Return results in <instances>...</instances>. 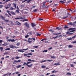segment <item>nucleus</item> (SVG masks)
I'll return each mask as SVG.
<instances>
[{
  "instance_id": "obj_1",
  "label": "nucleus",
  "mask_w": 76,
  "mask_h": 76,
  "mask_svg": "<svg viewBox=\"0 0 76 76\" xmlns=\"http://www.w3.org/2000/svg\"><path fill=\"white\" fill-rule=\"evenodd\" d=\"M31 62H27L26 64V66H27L28 67H32V66H33V64H31L30 65H28V64H30V63H31Z\"/></svg>"
},
{
  "instance_id": "obj_2",
  "label": "nucleus",
  "mask_w": 76,
  "mask_h": 76,
  "mask_svg": "<svg viewBox=\"0 0 76 76\" xmlns=\"http://www.w3.org/2000/svg\"><path fill=\"white\" fill-rule=\"evenodd\" d=\"M35 34V32L32 31H29L28 33V34L30 35H32V34L34 35Z\"/></svg>"
},
{
  "instance_id": "obj_3",
  "label": "nucleus",
  "mask_w": 76,
  "mask_h": 76,
  "mask_svg": "<svg viewBox=\"0 0 76 76\" xmlns=\"http://www.w3.org/2000/svg\"><path fill=\"white\" fill-rule=\"evenodd\" d=\"M25 26H26L27 28H29V24L28 23H24Z\"/></svg>"
},
{
  "instance_id": "obj_4",
  "label": "nucleus",
  "mask_w": 76,
  "mask_h": 76,
  "mask_svg": "<svg viewBox=\"0 0 76 76\" xmlns=\"http://www.w3.org/2000/svg\"><path fill=\"white\" fill-rule=\"evenodd\" d=\"M10 48H18V47H16L15 46H14L13 45H10Z\"/></svg>"
},
{
  "instance_id": "obj_5",
  "label": "nucleus",
  "mask_w": 76,
  "mask_h": 76,
  "mask_svg": "<svg viewBox=\"0 0 76 76\" xmlns=\"http://www.w3.org/2000/svg\"><path fill=\"white\" fill-rule=\"evenodd\" d=\"M15 24L17 25H19V26H20L21 25V23H20L18 21H16L15 22Z\"/></svg>"
},
{
  "instance_id": "obj_6",
  "label": "nucleus",
  "mask_w": 76,
  "mask_h": 76,
  "mask_svg": "<svg viewBox=\"0 0 76 76\" xmlns=\"http://www.w3.org/2000/svg\"><path fill=\"white\" fill-rule=\"evenodd\" d=\"M69 31H71L70 32H75V30H74V28H70L69 29Z\"/></svg>"
},
{
  "instance_id": "obj_7",
  "label": "nucleus",
  "mask_w": 76,
  "mask_h": 76,
  "mask_svg": "<svg viewBox=\"0 0 76 76\" xmlns=\"http://www.w3.org/2000/svg\"><path fill=\"white\" fill-rule=\"evenodd\" d=\"M53 65H56V66H60V64L59 62H58V63H55L53 64Z\"/></svg>"
},
{
  "instance_id": "obj_8",
  "label": "nucleus",
  "mask_w": 76,
  "mask_h": 76,
  "mask_svg": "<svg viewBox=\"0 0 76 76\" xmlns=\"http://www.w3.org/2000/svg\"><path fill=\"white\" fill-rule=\"evenodd\" d=\"M14 61L15 63H19V62H20V61H21V60H18L17 61L16 60H14Z\"/></svg>"
},
{
  "instance_id": "obj_9",
  "label": "nucleus",
  "mask_w": 76,
  "mask_h": 76,
  "mask_svg": "<svg viewBox=\"0 0 76 76\" xmlns=\"http://www.w3.org/2000/svg\"><path fill=\"white\" fill-rule=\"evenodd\" d=\"M15 19H23V18L22 17L15 18Z\"/></svg>"
},
{
  "instance_id": "obj_10",
  "label": "nucleus",
  "mask_w": 76,
  "mask_h": 76,
  "mask_svg": "<svg viewBox=\"0 0 76 76\" xmlns=\"http://www.w3.org/2000/svg\"><path fill=\"white\" fill-rule=\"evenodd\" d=\"M10 13L12 14V15H16V13H14L13 11H11L10 12Z\"/></svg>"
},
{
  "instance_id": "obj_11",
  "label": "nucleus",
  "mask_w": 76,
  "mask_h": 76,
  "mask_svg": "<svg viewBox=\"0 0 76 76\" xmlns=\"http://www.w3.org/2000/svg\"><path fill=\"white\" fill-rule=\"evenodd\" d=\"M10 12V11L9 10H7V13H8V15H10V16H12V15H11V14H10V12Z\"/></svg>"
},
{
  "instance_id": "obj_12",
  "label": "nucleus",
  "mask_w": 76,
  "mask_h": 76,
  "mask_svg": "<svg viewBox=\"0 0 76 76\" xmlns=\"http://www.w3.org/2000/svg\"><path fill=\"white\" fill-rule=\"evenodd\" d=\"M56 29L58 30H61L62 29V28L60 27H56Z\"/></svg>"
},
{
  "instance_id": "obj_13",
  "label": "nucleus",
  "mask_w": 76,
  "mask_h": 76,
  "mask_svg": "<svg viewBox=\"0 0 76 76\" xmlns=\"http://www.w3.org/2000/svg\"><path fill=\"white\" fill-rule=\"evenodd\" d=\"M46 3H47V2H43V5L42 7H43L44 6V7H46V6H45V4H46Z\"/></svg>"
},
{
  "instance_id": "obj_14",
  "label": "nucleus",
  "mask_w": 76,
  "mask_h": 76,
  "mask_svg": "<svg viewBox=\"0 0 76 76\" xmlns=\"http://www.w3.org/2000/svg\"><path fill=\"white\" fill-rule=\"evenodd\" d=\"M68 18V15H67L66 16H65L64 17L62 18V19H66V18Z\"/></svg>"
},
{
  "instance_id": "obj_15",
  "label": "nucleus",
  "mask_w": 76,
  "mask_h": 76,
  "mask_svg": "<svg viewBox=\"0 0 76 76\" xmlns=\"http://www.w3.org/2000/svg\"><path fill=\"white\" fill-rule=\"evenodd\" d=\"M1 17L2 18V20H5V18H4L3 16L1 15Z\"/></svg>"
},
{
  "instance_id": "obj_16",
  "label": "nucleus",
  "mask_w": 76,
  "mask_h": 76,
  "mask_svg": "<svg viewBox=\"0 0 76 76\" xmlns=\"http://www.w3.org/2000/svg\"><path fill=\"white\" fill-rule=\"evenodd\" d=\"M0 45H3V46H6V45H7V44L5 43L4 44L2 45L0 44Z\"/></svg>"
},
{
  "instance_id": "obj_17",
  "label": "nucleus",
  "mask_w": 76,
  "mask_h": 76,
  "mask_svg": "<svg viewBox=\"0 0 76 76\" xmlns=\"http://www.w3.org/2000/svg\"><path fill=\"white\" fill-rule=\"evenodd\" d=\"M60 2H61V3H62V4H64L65 3L63 1H60Z\"/></svg>"
},
{
  "instance_id": "obj_18",
  "label": "nucleus",
  "mask_w": 76,
  "mask_h": 76,
  "mask_svg": "<svg viewBox=\"0 0 76 76\" xmlns=\"http://www.w3.org/2000/svg\"><path fill=\"white\" fill-rule=\"evenodd\" d=\"M18 52H21V53H23L24 52V51L22 50H18Z\"/></svg>"
},
{
  "instance_id": "obj_19",
  "label": "nucleus",
  "mask_w": 76,
  "mask_h": 76,
  "mask_svg": "<svg viewBox=\"0 0 76 76\" xmlns=\"http://www.w3.org/2000/svg\"><path fill=\"white\" fill-rule=\"evenodd\" d=\"M66 75H71L72 73H70V72H67Z\"/></svg>"
},
{
  "instance_id": "obj_20",
  "label": "nucleus",
  "mask_w": 76,
  "mask_h": 76,
  "mask_svg": "<svg viewBox=\"0 0 76 76\" xmlns=\"http://www.w3.org/2000/svg\"><path fill=\"white\" fill-rule=\"evenodd\" d=\"M64 28L65 29H68L69 28V27L67 26L66 25H65L64 27Z\"/></svg>"
},
{
  "instance_id": "obj_21",
  "label": "nucleus",
  "mask_w": 76,
  "mask_h": 76,
  "mask_svg": "<svg viewBox=\"0 0 76 76\" xmlns=\"http://www.w3.org/2000/svg\"><path fill=\"white\" fill-rule=\"evenodd\" d=\"M14 9H15V8H13L12 7H11L10 8V10H14Z\"/></svg>"
},
{
  "instance_id": "obj_22",
  "label": "nucleus",
  "mask_w": 76,
  "mask_h": 76,
  "mask_svg": "<svg viewBox=\"0 0 76 76\" xmlns=\"http://www.w3.org/2000/svg\"><path fill=\"white\" fill-rule=\"evenodd\" d=\"M38 10V9H35L34 10H33V11L35 13L36 12H37Z\"/></svg>"
},
{
  "instance_id": "obj_23",
  "label": "nucleus",
  "mask_w": 76,
  "mask_h": 76,
  "mask_svg": "<svg viewBox=\"0 0 76 76\" xmlns=\"http://www.w3.org/2000/svg\"><path fill=\"white\" fill-rule=\"evenodd\" d=\"M68 25H72V22H69L68 23Z\"/></svg>"
},
{
  "instance_id": "obj_24",
  "label": "nucleus",
  "mask_w": 76,
  "mask_h": 76,
  "mask_svg": "<svg viewBox=\"0 0 76 76\" xmlns=\"http://www.w3.org/2000/svg\"><path fill=\"white\" fill-rule=\"evenodd\" d=\"M32 26L33 28H34L35 26V24L34 23H32Z\"/></svg>"
},
{
  "instance_id": "obj_25",
  "label": "nucleus",
  "mask_w": 76,
  "mask_h": 76,
  "mask_svg": "<svg viewBox=\"0 0 76 76\" xmlns=\"http://www.w3.org/2000/svg\"><path fill=\"white\" fill-rule=\"evenodd\" d=\"M75 23H76V21L75 22H74L73 23H72V25L73 26H75Z\"/></svg>"
},
{
  "instance_id": "obj_26",
  "label": "nucleus",
  "mask_w": 76,
  "mask_h": 76,
  "mask_svg": "<svg viewBox=\"0 0 76 76\" xmlns=\"http://www.w3.org/2000/svg\"><path fill=\"white\" fill-rule=\"evenodd\" d=\"M13 4L15 7V8H16V4L15 3H14Z\"/></svg>"
},
{
  "instance_id": "obj_27",
  "label": "nucleus",
  "mask_w": 76,
  "mask_h": 76,
  "mask_svg": "<svg viewBox=\"0 0 76 76\" xmlns=\"http://www.w3.org/2000/svg\"><path fill=\"white\" fill-rule=\"evenodd\" d=\"M19 11H20V10H16V12L18 13H19Z\"/></svg>"
},
{
  "instance_id": "obj_28",
  "label": "nucleus",
  "mask_w": 76,
  "mask_h": 76,
  "mask_svg": "<svg viewBox=\"0 0 76 76\" xmlns=\"http://www.w3.org/2000/svg\"><path fill=\"white\" fill-rule=\"evenodd\" d=\"M22 66V65H19L18 66H16L17 68H20V67Z\"/></svg>"
},
{
  "instance_id": "obj_29",
  "label": "nucleus",
  "mask_w": 76,
  "mask_h": 76,
  "mask_svg": "<svg viewBox=\"0 0 76 76\" xmlns=\"http://www.w3.org/2000/svg\"><path fill=\"white\" fill-rule=\"evenodd\" d=\"M72 47H73V45H69L68 46L69 48H71Z\"/></svg>"
},
{
  "instance_id": "obj_30",
  "label": "nucleus",
  "mask_w": 76,
  "mask_h": 76,
  "mask_svg": "<svg viewBox=\"0 0 76 76\" xmlns=\"http://www.w3.org/2000/svg\"><path fill=\"white\" fill-rule=\"evenodd\" d=\"M46 61H49V62H50L51 61H53V60H47Z\"/></svg>"
},
{
  "instance_id": "obj_31",
  "label": "nucleus",
  "mask_w": 76,
  "mask_h": 76,
  "mask_svg": "<svg viewBox=\"0 0 76 76\" xmlns=\"http://www.w3.org/2000/svg\"><path fill=\"white\" fill-rule=\"evenodd\" d=\"M32 1V0H28L27 1L26 3H29L31 2V1Z\"/></svg>"
},
{
  "instance_id": "obj_32",
  "label": "nucleus",
  "mask_w": 76,
  "mask_h": 76,
  "mask_svg": "<svg viewBox=\"0 0 76 76\" xmlns=\"http://www.w3.org/2000/svg\"><path fill=\"white\" fill-rule=\"evenodd\" d=\"M61 36H62V35H60L59 36H56V37H57V38H60V37H61Z\"/></svg>"
},
{
  "instance_id": "obj_33",
  "label": "nucleus",
  "mask_w": 76,
  "mask_h": 76,
  "mask_svg": "<svg viewBox=\"0 0 76 76\" xmlns=\"http://www.w3.org/2000/svg\"><path fill=\"white\" fill-rule=\"evenodd\" d=\"M48 51V50H44L42 51V52H44V53H47Z\"/></svg>"
},
{
  "instance_id": "obj_34",
  "label": "nucleus",
  "mask_w": 76,
  "mask_h": 76,
  "mask_svg": "<svg viewBox=\"0 0 76 76\" xmlns=\"http://www.w3.org/2000/svg\"><path fill=\"white\" fill-rule=\"evenodd\" d=\"M20 57H19V56H16L15 57V59H19V58H20Z\"/></svg>"
},
{
  "instance_id": "obj_35",
  "label": "nucleus",
  "mask_w": 76,
  "mask_h": 76,
  "mask_svg": "<svg viewBox=\"0 0 76 76\" xmlns=\"http://www.w3.org/2000/svg\"><path fill=\"white\" fill-rule=\"evenodd\" d=\"M49 31H50V32H54V30L52 29L49 30Z\"/></svg>"
},
{
  "instance_id": "obj_36",
  "label": "nucleus",
  "mask_w": 76,
  "mask_h": 76,
  "mask_svg": "<svg viewBox=\"0 0 76 76\" xmlns=\"http://www.w3.org/2000/svg\"><path fill=\"white\" fill-rule=\"evenodd\" d=\"M11 0H7L5 1V3H7V2H8V1H10Z\"/></svg>"
},
{
  "instance_id": "obj_37",
  "label": "nucleus",
  "mask_w": 76,
  "mask_h": 76,
  "mask_svg": "<svg viewBox=\"0 0 76 76\" xmlns=\"http://www.w3.org/2000/svg\"><path fill=\"white\" fill-rule=\"evenodd\" d=\"M19 45H20V43H19V42L17 43V44H16V45H17V46H19Z\"/></svg>"
},
{
  "instance_id": "obj_38",
  "label": "nucleus",
  "mask_w": 76,
  "mask_h": 76,
  "mask_svg": "<svg viewBox=\"0 0 76 76\" xmlns=\"http://www.w3.org/2000/svg\"><path fill=\"white\" fill-rule=\"evenodd\" d=\"M28 21V19H24V20H23V21Z\"/></svg>"
},
{
  "instance_id": "obj_39",
  "label": "nucleus",
  "mask_w": 76,
  "mask_h": 76,
  "mask_svg": "<svg viewBox=\"0 0 76 76\" xmlns=\"http://www.w3.org/2000/svg\"><path fill=\"white\" fill-rule=\"evenodd\" d=\"M46 68V66H42V69H44V68Z\"/></svg>"
},
{
  "instance_id": "obj_40",
  "label": "nucleus",
  "mask_w": 76,
  "mask_h": 76,
  "mask_svg": "<svg viewBox=\"0 0 76 76\" xmlns=\"http://www.w3.org/2000/svg\"><path fill=\"white\" fill-rule=\"evenodd\" d=\"M51 58H56V56H51Z\"/></svg>"
},
{
  "instance_id": "obj_41",
  "label": "nucleus",
  "mask_w": 76,
  "mask_h": 76,
  "mask_svg": "<svg viewBox=\"0 0 76 76\" xmlns=\"http://www.w3.org/2000/svg\"><path fill=\"white\" fill-rule=\"evenodd\" d=\"M25 38H28V37H29V36L28 35H27L26 36H25Z\"/></svg>"
},
{
  "instance_id": "obj_42",
  "label": "nucleus",
  "mask_w": 76,
  "mask_h": 76,
  "mask_svg": "<svg viewBox=\"0 0 76 76\" xmlns=\"http://www.w3.org/2000/svg\"><path fill=\"white\" fill-rule=\"evenodd\" d=\"M27 42H29V43H30V44H31L32 43V41H31L30 40H28L27 41Z\"/></svg>"
},
{
  "instance_id": "obj_43",
  "label": "nucleus",
  "mask_w": 76,
  "mask_h": 76,
  "mask_svg": "<svg viewBox=\"0 0 76 76\" xmlns=\"http://www.w3.org/2000/svg\"><path fill=\"white\" fill-rule=\"evenodd\" d=\"M11 42H15V40L14 39H11Z\"/></svg>"
},
{
  "instance_id": "obj_44",
  "label": "nucleus",
  "mask_w": 76,
  "mask_h": 76,
  "mask_svg": "<svg viewBox=\"0 0 76 76\" xmlns=\"http://www.w3.org/2000/svg\"><path fill=\"white\" fill-rule=\"evenodd\" d=\"M57 72V71L56 70H53L52 71V73H56Z\"/></svg>"
},
{
  "instance_id": "obj_45",
  "label": "nucleus",
  "mask_w": 76,
  "mask_h": 76,
  "mask_svg": "<svg viewBox=\"0 0 76 76\" xmlns=\"http://www.w3.org/2000/svg\"><path fill=\"white\" fill-rule=\"evenodd\" d=\"M37 36H41V34H39L38 33H37Z\"/></svg>"
},
{
  "instance_id": "obj_46",
  "label": "nucleus",
  "mask_w": 76,
  "mask_h": 76,
  "mask_svg": "<svg viewBox=\"0 0 76 76\" xmlns=\"http://www.w3.org/2000/svg\"><path fill=\"white\" fill-rule=\"evenodd\" d=\"M10 48H7V49H5V50H10Z\"/></svg>"
},
{
  "instance_id": "obj_47",
  "label": "nucleus",
  "mask_w": 76,
  "mask_h": 76,
  "mask_svg": "<svg viewBox=\"0 0 76 76\" xmlns=\"http://www.w3.org/2000/svg\"><path fill=\"white\" fill-rule=\"evenodd\" d=\"M72 44H76V41H73L72 42Z\"/></svg>"
},
{
  "instance_id": "obj_48",
  "label": "nucleus",
  "mask_w": 76,
  "mask_h": 76,
  "mask_svg": "<svg viewBox=\"0 0 76 76\" xmlns=\"http://www.w3.org/2000/svg\"><path fill=\"white\" fill-rule=\"evenodd\" d=\"M4 21H5V22H9V20H4Z\"/></svg>"
},
{
  "instance_id": "obj_49",
  "label": "nucleus",
  "mask_w": 76,
  "mask_h": 76,
  "mask_svg": "<svg viewBox=\"0 0 76 76\" xmlns=\"http://www.w3.org/2000/svg\"><path fill=\"white\" fill-rule=\"evenodd\" d=\"M21 50H24L25 51H26V50H28V48H26V49H21Z\"/></svg>"
},
{
  "instance_id": "obj_50",
  "label": "nucleus",
  "mask_w": 76,
  "mask_h": 76,
  "mask_svg": "<svg viewBox=\"0 0 76 76\" xmlns=\"http://www.w3.org/2000/svg\"><path fill=\"white\" fill-rule=\"evenodd\" d=\"M3 6L2 5H0V9H1V8H2L3 7Z\"/></svg>"
},
{
  "instance_id": "obj_51",
  "label": "nucleus",
  "mask_w": 76,
  "mask_h": 76,
  "mask_svg": "<svg viewBox=\"0 0 76 76\" xmlns=\"http://www.w3.org/2000/svg\"><path fill=\"white\" fill-rule=\"evenodd\" d=\"M7 6H8L9 7H10L11 6V4H7Z\"/></svg>"
},
{
  "instance_id": "obj_52",
  "label": "nucleus",
  "mask_w": 76,
  "mask_h": 76,
  "mask_svg": "<svg viewBox=\"0 0 76 76\" xmlns=\"http://www.w3.org/2000/svg\"><path fill=\"white\" fill-rule=\"evenodd\" d=\"M26 62H24L23 65V66H25V65L26 66Z\"/></svg>"
},
{
  "instance_id": "obj_53",
  "label": "nucleus",
  "mask_w": 76,
  "mask_h": 76,
  "mask_svg": "<svg viewBox=\"0 0 76 76\" xmlns=\"http://www.w3.org/2000/svg\"><path fill=\"white\" fill-rule=\"evenodd\" d=\"M0 50H3V48L2 47H1L0 48Z\"/></svg>"
},
{
  "instance_id": "obj_54",
  "label": "nucleus",
  "mask_w": 76,
  "mask_h": 76,
  "mask_svg": "<svg viewBox=\"0 0 76 76\" xmlns=\"http://www.w3.org/2000/svg\"><path fill=\"white\" fill-rule=\"evenodd\" d=\"M33 47L34 48H38V47L37 46H33Z\"/></svg>"
},
{
  "instance_id": "obj_55",
  "label": "nucleus",
  "mask_w": 76,
  "mask_h": 76,
  "mask_svg": "<svg viewBox=\"0 0 76 76\" xmlns=\"http://www.w3.org/2000/svg\"><path fill=\"white\" fill-rule=\"evenodd\" d=\"M11 40L12 39H8L7 40L8 41H9V42H10V41H11Z\"/></svg>"
},
{
  "instance_id": "obj_56",
  "label": "nucleus",
  "mask_w": 76,
  "mask_h": 76,
  "mask_svg": "<svg viewBox=\"0 0 76 76\" xmlns=\"http://www.w3.org/2000/svg\"><path fill=\"white\" fill-rule=\"evenodd\" d=\"M53 38H54V39H56V38H57V37L56 36V37H53Z\"/></svg>"
},
{
  "instance_id": "obj_57",
  "label": "nucleus",
  "mask_w": 76,
  "mask_h": 76,
  "mask_svg": "<svg viewBox=\"0 0 76 76\" xmlns=\"http://www.w3.org/2000/svg\"><path fill=\"white\" fill-rule=\"evenodd\" d=\"M28 55H29V56H32V54L31 53H29L28 54Z\"/></svg>"
},
{
  "instance_id": "obj_58",
  "label": "nucleus",
  "mask_w": 76,
  "mask_h": 76,
  "mask_svg": "<svg viewBox=\"0 0 76 76\" xmlns=\"http://www.w3.org/2000/svg\"><path fill=\"white\" fill-rule=\"evenodd\" d=\"M28 0H25L24 1H22V3H24V2H25V1H28Z\"/></svg>"
},
{
  "instance_id": "obj_59",
  "label": "nucleus",
  "mask_w": 76,
  "mask_h": 76,
  "mask_svg": "<svg viewBox=\"0 0 76 76\" xmlns=\"http://www.w3.org/2000/svg\"><path fill=\"white\" fill-rule=\"evenodd\" d=\"M71 67H74V66L72 64H70Z\"/></svg>"
},
{
  "instance_id": "obj_60",
  "label": "nucleus",
  "mask_w": 76,
  "mask_h": 76,
  "mask_svg": "<svg viewBox=\"0 0 76 76\" xmlns=\"http://www.w3.org/2000/svg\"><path fill=\"white\" fill-rule=\"evenodd\" d=\"M43 19L39 18V20H43Z\"/></svg>"
},
{
  "instance_id": "obj_61",
  "label": "nucleus",
  "mask_w": 76,
  "mask_h": 76,
  "mask_svg": "<svg viewBox=\"0 0 76 76\" xmlns=\"http://www.w3.org/2000/svg\"><path fill=\"white\" fill-rule=\"evenodd\" d=\"M74 34V33H69L68 34V35H72V34Z\"/></svg>"
},
{
  "instance_id": "obj_62",
  "label": "nucleus",
  "mask_w": 76,
  "mask_h": 76,
  "mask_svg": "<svg viewBox=\"0 0 76 76\" xmlns=\"http://www.w3.org/2000/svg\"><path fill=\"white\" fill-rule=\"evenodd\" d=\"M76 35L73 36V37H72V38H76Z\"/></svg>"
},
{
  "instance_id": "obj_63",
  "label": "nucleus",
  "mask_w": 76,
  "mask_h": 76,
  "mask_svg": "<svg viewBox=\"0 0 76 76\" xmlns=\"http://www.w3.org/2000/svg\"><path fill=\"white\" fill-rule=\"evenodd\" d=\"M31 52H32V53H34V52L35 51H34V50H31Z\"/></svg>"
},
{
  "instance_id": "obj_64",
  "label": "nucleus",
  "mask_w": 76,
  "mask_h": 76,
  "mask_svg": "<svg viewBox=\"0 0 76 76\" xmlns=\"http://www.w3.org/2000/svg\"><path fill=\"white\" fill-rule=\"evenodd\" d=\"M72 39H73V38H72H72H69L68 40H72Z\"/></svg>"
}]
</instances>
